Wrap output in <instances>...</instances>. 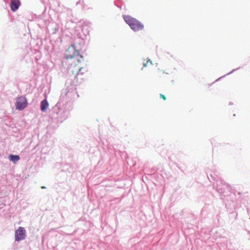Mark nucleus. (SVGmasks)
I'll use <instances>...</instances> for the list:
<instances>
[{"instance_id": "f257e3e1", "label": "nucleus", "mask_w": 250, "mask_h": 250, "mask_svg": "<svg viewBox=\"0 0 250 250\" xmlns=\"http://www.w3.org/2000/svg\"><path fill=\"white\" fill-rule=\"evenodd\" d=\"M76 61L79 63L80 62V59L78 57L74 58L73 62L71 63L68 68V73L74 79L78 81H82L84 79L85 76L84 75L85 72H82L83 68L81 65L76 63Z\"/></svg>"}, {"instance_id": "f03ea898", "label": "nucleus", "mask_w": 250, "mask_h": 250, "mask_svg": "<svg viewBox=\"0 0 250 250\" xmlns=\"http://www.w3.org/2000/svg\"><path fill=\"white\" fill-rule=\"evenodd\" d=\"M123 18L125 22L134 31H139L144 29V24L129 15H124Z\"/></svg>"}, {"instance_id": "7ed1b4c3", "label": "nucleus", "mask_w": 250, "mask_h": 250, "mask_svg": "<svg viewBox=\"0 0 250 250\" xmlns=\"http://www.w3.org/2000/svg\"><path fill=\"white\" fill-rule=\"evenodd\" d=\"M27 105L28 102L25 97L21 96L17 98L15 103L16 109L22 111L27 107Z\"/></svg>"}, {"instance_id": "20e7f679", "label": "nucleus", "mask_w": 250, "mask_h": 250, "mask_svg": "<svg viewBox=\"0 0 250 250\" xmlns=\"http://www.w3.org/2000/svg\"><path fill=\"white\" fill-rule=\"evenodd\" d=\"M26 237V230L23 227H20L18 229L15 231V241L19 242L24 240Z\"/></svg>"}, {"instance_id": "39448f33", "label": "nucleus", "mask_w": 250, "mask_h": 250, "mask_svg": "<svg viewBox=\"0 0 250 250\" xmlns=\"http://www.w3.org/2000/svg\"><path fill=\"white\" fill-rule=\"evenodd\" d=\"M21 4L20 0H11L10 2V8L12 11L16 12L20 7Z\"/></svg>"}, {"instance_id": "423d86ee", "label": "nucleus", "mask_w": 250, "mask_h": 250, "mask_svg": "<svg viewBox=\"0 0 250 250\" xmlns=\"http://www.w3.org/2000/svg\"><path fill=\"white\" fill-rule=\"evenodd\" d=\"M49 106V103L46 99H43L41 102L40 109L42 112H45Z\"/></svg>"}, {"instance_id": "0eeeda50", "label": "nucleus", "mask_w": 250, "mask_h": 250, "mask_svg": "<svg viewBox=\"0 0 250 250\" xmlns=\"http://www.w3.org/2000/svg\"><path fill=\"white\" fill-rule=\"evenodd\" d=\"M53 171L56 173H60L62 171V163H56L53 167Z\"/></svg>"}, {"instance_id": "6e6552de", "label": "nucleus", "mask_w": 250, "mask_h": 250, "mask_svg": "<svg viewBox=\"0 0 250 250\" xmlns=\"http://www.w3.org/2000/svg\"><path fill=\"white\" fill-rule=\"evenodd\" d=\"M8 158L9 160L13 162L14 164L17 162L20 159V157L18 155L13 154H10L8 156Z\"/></svg>"}, {"instance_id": "1a4fd4ad", "label": "nucleus", "mask_w": 250, "mask_h": 250, "mask_svg": "<svg viewBox=\"0 0 250 250\" xmlns=\"http://www.w3.org/2000/svg\"><path fill=\"white\" fill-rule=\"evenodd\" d=\"M54 188L58 192H61L62 189V182L55 183L54 185Z\"/></svg>"}, {"instance_id": "9d476101", "label": "nucleus", "mask_w": 250, "mask_h": 250, "mask_svg": "<svg viewBox=\"0 0 250 250\" xmlns=\"http://www.w3.org/2000/svg\"><path fill=\"white\" fill-rule=\"evenodd\" d=\"M65 58L66 59H73L74 58V54H73V55H70V56H69L68 54H66V56H65Z\"/></svg>"}, {"instance_id": "9b49d317", "label": "nucleus", "mask_w": 250, "mask_h": 250, "mask_svg": "<svg viewBox=\"0 0 250 250\" xmlns=\"http://www.w3.org/2000/svg\"><path fill=\"white\" fill-rule=\"evenodd\" d=\"M148 63H150V64H152V62H151V61H150V60H149L147 61H146V63H144V65H144V67H146V66L148 65Z\"/></svg>"}, {"instance_id": "f8f14e48", "label": "nucleus", "mask_w": 250, "mask_h": 250, "mask_svg": "<svg viewBox=\"0 0 250 250\" xmlns=\"http://www.w3.org/2000/svg\"><path fill=\"white\" fill-rule=\"evenodd\" d=\"M70 52H74V49L73 48H69L66 51V53H68Z\"/></svg>"}, {"instance_id": "ddd939ff", "label": "nucleus", "mask_w": 250, "mask_h": 250, "mask_svg": "<svg viewBox=\"0 0 250 250\" xmlns=\"http://www.w3.org/2000/svg\"><path fill=\"white\" fill-rule=\"evenodd\" d=\"M160 97L161 98L163 99L165 101L166 100V99H167L166 96L162 94H160Z\"/></svg>"}, {"instance_id": "4468645a", "label": "nucleus", "mask_w": 250, "mask_h": 250, "mask_svg": "<svg viewBox=\"0 0 250 250\" xmlns=\"http://www.w3.org/2000/svg\"><path fill=\"white\" fill-rule=\"evenodd\" d=\"M46 188V187H44V186H42V188H43H43Z\"/></svg>"}, {"instance_id": "2eb2a0df", "label": "nucleus", "mask_w": 250, "mask_h": 250, "mask_svg": "<svg viewBox=\"0 0 250 250\" xmlns=\"http://www.w3.org/2000/svg\"><path fill=\"white\" fill-rule=\"evenodd\" d=\"M60 62H61V64H62V59L60 60Z\"/></svg>"}]
</instances>
